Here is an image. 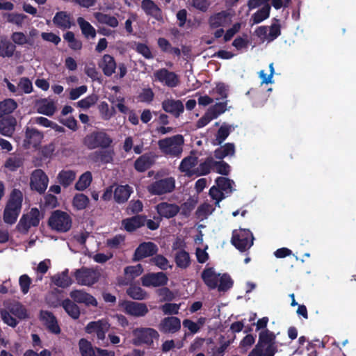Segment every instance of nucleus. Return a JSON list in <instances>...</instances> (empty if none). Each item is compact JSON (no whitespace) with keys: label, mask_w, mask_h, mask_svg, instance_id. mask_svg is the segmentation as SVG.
<instances>
[{"label":"nucleus","mask_w":356,"mask_h":356,"mask_svg":"<svg viewBox=\"0 0 356 356\" xmlns=\"http://www.w3.org/2000/svg\"><path fill=\"white\" fill-rule=\"evenodd\" d=\"M9 311L13 316L19 320H24L29 318L27 309L22 304L19 302L13 304L9 307Z\"/></svg>","instance_id":"49"},{"label":"nucleus","mask_w":356,"mask_h":356,"mask_svg":"<svg viewBox=\"0 0 356 356\" xmlns=\"http://www.w3.org/2000/svg\"><path fill=\"white\" fill-rule=\"evenodd\" d=\"M16 47L10 41L4 39L0 40V56L12 57L15 51Z\"/></svg>","instance_id":"47"},{"label":"nucleus","mask_w":356,"mask_h":356,"mask_svg":"<svg viewBox=\"0 0 356 356\" xmlns=\"http://www.w3.org/2000/svg\"><path fill=\"white\" fill-rule=\"evenodd\" d=\"M16 119L13 116H8L0 120V133L8 137H10L15 129Z\"/></svg>","instance_id":"30"},{"label":"nucleus","mask_w":356,"mask_h":356,"mask_svg":"<svg viewBox=\"0 0 356 356\" xmlns=\"http://www.w3.org/2000/svg\"><path fill=\"white\" fill-rule=\"evenodd\" d=\"M98 66L106 76H111L115 72L117 64L113 56L104 54L98 61Z\"/></svg>","instance_id":"21"},{"label":"nucleus","mask_w":356,"mask_h":356,"mask_svg":"<svg viewBox=\"0 0 356 356\" xmlns=\"http://www.w3.org/2000/svg\"><path fill=\"white\" fill-rule=\"evenodd\" d=\"M98 97L96 95H90L77 102V106L83 109H88L96 104Z\"/></svg>","instance_id":"56"},{"label":"nucleus","mask_w":356,"mask_h":356,"mask_svg":"<svg viewBox=\"0 0 356 356\" xmlns=\"http://www.w3.org/2000/svg\"><path fill=\"white\" fill-rule=\"evenodd\" d=\"M37 111L40 114L52 116L56 111V106L54 102L44 99L38 103Z\"/></svg>","instance_id":"41"},{"label":"nucleus","mask_w":356,"mask_h":356,"mask_svg":"<svg viewBox=\"0 0 356 356\" xmlns=\"http://www.w3.org/2000/svg\"><path fill=\"white\" fill-rule=\"evenodd\" d=\"M89 202V198L87 195L83 193H77L73 197L72 204L77 210H83L87 207Z\"/></svg>","instance_id":"52"},{"label":"nucleus","mask_w":356,"mask_h":356,"mask_svg":"<svg viewBox=\"0 0 356 356\" xmlns=\"http://www.w3.org/2000/svg\"><path fill=\"white\" fill-rule=\"evenodd\" d=\"M92 180V173L90 171H86L79 177L74 188L76 191H84L90 185Z\"/></svg>","instance_id":"48"},{"label":"nucleus","mask_w":356,"mask_h":356,"mask_svg":"<svg viewBox=\"0 0 356 356\" xmlns=\"http://www.w3.org/2000/svg\"><path fill=\"white\" fill-rule=\"evenodd\" d=\"M23 194L19 189L14 188L9 196L3 211V221L9 225L15 223L21 212Z\"/></svg>","instance_id":"1"},{"label":"nucleus","mask_w":356,"mask_h":356,"mask_svg":"<svg viewBox=\"0 0 356 356\" xmlns=\"http://www.w3.org/2000/svg\"><path fill=\"white\" fill-rule=\"evenodd\" d=\"M266 345L264 356H274L277 352V346H275V335L269 330L261 331L259 334V340L257 346L264 349Z\"/></svg>","instance_id":"9"},{"label":"nucleus","mask_w":356,"mask_h":356,"mask_svg":"<svg viewBox=\"0 0 356 356\" xmlns=\"http://www.w3.org/2000/svg\"><path fill=\"white\" fill-rule=\"evenodd\" d=\"M141 283L145 287L163 286L167 284L168 279L163 272L149 273L141 277Z\"/></svg>","instance_id":"15"},{"label":"nucleus","mask_w":356,"mask_h":356,"mask_svg":"<svg viewBox=\"0 0 356 356\" xmlns=\"http://www.w3.org/2000/svg\"><path fill=\"white\" fill-rule=\"evenodd\" d=\"M32 225H31L29 220V215L28 214H24L17 225V229L22 234H27L30 227H31Z\"/></svg>","instance_id":"58"},{"label":"nucleus","mask_w":356,"mask_h":356,"mask_svg":"<svg viewBox=\"0 0 356 356\" xmlns=\"http://www.w3.org/2000/svg\"><path fill=\"white\" fill-rule=\"evenodd\" d=\"M112 143L113 139L104 131H92L83 138V144L89 149H108Z\"/></svg>","instance_id":"4"},{"label":"nucleus","mask_w":356,"mask_h":356,"mask_svg":"<svg viewBox=\"0 0 356 356\" xmlns=\"http://www.w3.org/2000/svg\"><path fill=\"white\" fill-rule=\"evenodd\" d=\"M76 173L72 170H62L57 175V181L63 187L67 188L75 180Z\"/></svg>","instance_id":"33"},{"label":"nucleus","mask_w":356,"mask_h":356,"mask_svg":"<svg viewBox=\"0 0 356 356\" xmlns=\"http://www.w3.org/2000/svg\"><path fill=\"white\" fill-rule=\"evenodd\" d=\"M95 17L99 23L106 24L112 28H115L118 26V20L114 16H111L108 14L102 13H95Z\"/></svg>","instance_id":"46"},{"label":"nucleus","mask_w":356,"mask_h":356,"mask_svg":"<svg viewBox=\"0 0 356 356\" xmlns=\"http://www.w3.org/2000/svg\"><path fill=\"white\" fill-rule=\"evenodd\" d=\"M40 318L49 332L54 334L60 333L61 330L58 323L57 318L52 312L41 310L40 312Z\"/></svg>","instance_id":"19"},{"label":"nucleus","mask_w":356,"mask_h":356,"mask_svg":"<svg viewBox=\"0 0 356 356\" xmlns=\"http://www.w3.org/2000/svg\"><path fill=\"white\" fill-rule=\"evenodd\" d=\"M158 246L153 242H143L135 250L133 260L139 261L145 258L156 254Z\"/></svg>","instance_id":"14"},{"label":"nucleus","mask_w":356,"mask_h":356,"mask_svg":"<svg viewBox=\"0 0 356 356\" xmlns=\"http://www.w3.org/2000/svg\"><path fill=\"white\" fill-rule=\"evenodd\" d=\"M214 159L211 156L206 158L204 162L199 164L195 169V172L197 176H204L210 173L211 170L213 169Z\"/></svg>","instance_id":"43"},{"label":"nucleus","mask_w":356,"mask_h":356,"mask_svg":"<svg viewBox=\"0 0 356 356\" xmlns=\"http://www.w3.org/2000/svg\"><path fill=\"white\" fill-rule=\"evenodd\" d=\"M60 306L72 318L76 320L79 318L80 309L74 300L66 298L62 301Z\"/></svg>","instance_id":"35"},{"label":"nucleus","mask_w":356,"mask_h":356,"mask_svg":"<svg viewBox=\"0 0 356 356\" xmlns=\"http://www.w3.org/2000/svg\"><path fill=\"white\" fill-rule=\"evenodd\" d=\"M181 320L176 316L163 318L158 325L159 331L163 334H175L181 330Z\"/></svg>","instance_id":"16"},{"label":"nucleus","mask_w":356,"mask_h":356,"mask_svg":"<svg viewBox=\"0 0 356 356\" xmlns=\"http://www.w3.org/2000/svg\"><path fill=\"white\" fill-rule=\"evenodd\" d=\"M191 5L196 10L205 13L211 6V2L209 0H192Z\"/></svg>","instance_id":"63"},{"label":"nucleus","mask_w":356,"mask_h":356,"mask_svg":"<svg viewBox=\"0 0 356 356\" xmlns=\"http://www.w3.org/2000/svg\"><path fill=\"white\" fill-rule=\"evenodd\" d=\"M146 216L135 215L131 218L124 219L122 224L128 232H133L145 225Z\"/></svg>","instance_id":"23"},{"label":"nucleus","mask_w":356,"mask_h":356,"mask_svg":"<svg viewBox=\"0 0 356 356\" xmlns=\"http://www.w3.org/2000/svg\"><path fill=\"white\" fill-rule=\"evenodd\" d=\"M277 23H273L269 28V33L268 34L267 40L268 42H272L278 38L281 35V26L280 24H278L279 20L277 19H274Z\"/></svg>","instance_id":"57"},{"label":"nucleus","mask_w":356,"mask_h":356,"mask_svg":"<svg viewBox=\"0 0 356 356\" xmlns=\"http://www.w3.org/2000/svg\"><path fill=\"white\" fill-rule=\"evenodd\" d=\"M161 218L170 219L175 217L180 211V207L175 203L161 202L155 207Z\"/></svg>","instance_id":"17"},{"label":"nucleus","mask_w":356,"mask_h":356,"mask_svg":"<svg viewBox=\"0 0 356 356\" xmlns=\"http://www.w3.org/2000/svg\"><path fill=\"white\" fill-rule=\"evenodd\" d=\"M227 102L216 103L211 106L207 111L214 118H217L220 115L224 113L227 110Z\"/></svg>","instance_id":"54"},{"label":"nucleus","mask_w":356,"mask_h":356,"mask_svg":"<svg viewBox=\"0 0 356 356\" xmlns=\"http://www.w3.org/2000/svg\"><path fill=\"white\" fill-rule=\"evenodd\" d=\"M184 143V136L181 134H177L159 140L158 145L159 149L165 155L179 158L183 152Z\"/></svg>","instance_id":"2"},{"label":"nucleus","mask_w":356,"mask_h":356,"mask_svg":"<svg viewBox=\"0 0 356 356\" xmlns=\"http://www.w3.org/2000/svg\"><path fill=\"white\" fill-rule=\"evenodd\" d=\"M18 88L26 94H29L33 91L32 82L27 77H22L19 79Z\"/></svg>","instance_id":"64"},{"label":"nucleus","mask_w":356,"mask_h":356,"mask_svg":"<svg viewBox=\"0 0 356 356\" xmlns=\"http://www.w3.org/2000/svg\"><path fill=\"white\" fill-rule=\"evenodd\" d=\"M230 131V126L225 123L222 124L218 129L216 134V138L213 140L212 144L213 145H220L229 136Z\"/></svg>","instance_id":"44"},{"label":"nucleus","mask_w":356,"mask_h":356,"mask_svg":"<svg viewBox=\"0 0 356 356\" xmlns=\"http://www.w3.org/2000/svg\"><path fill=\"white\" fill-rule=\"evenodd\" d=\"M70 296L76 303L83 304L86 306H97L96 298L83 290H73L70 293Z\"/></svg>","instance_id":"20"},{"label":"nucleus","mask_w":356,"mask_h":356,"mask_svg":"<svg viewBox=\"0 0 356 356\" xmlns=\"http://www.w3.org/2000/svg\"><path fill=\"white\" fill-rule=\"evenodd\" d=\"M198 163V158L197 156H188L182 159L179 165V169L182 172L191 174V169L195 167Z\"/></svg>","instance_id":"42"},{"label":"nucleus","mask_w":356,"mask_h":356,"mask_svg":"<svg viewBox=\"0 0 356 356\" xmlns=\"http://www.w3.org/2000/svg\"><path fill=\"white\" fill-rule=\"evenodd\" d=\"M218 289L219 291H227L230 289L234 284V282L231 277L227 274H222L218 280Z\"/></svg>","instance_id":"53"},{"label":"nucleus","mask_w":356,"mask_h":356,"mask_svg":"<svg viewBox=\"0 0 356 356\" xmlns=\"http://www.w3.org/2000/svg\"><path fill=\"white\" fill-rule=\"evenodd\" d=\"M52 282L60 288H67L72 284V280L69 276V270L65 268L61 273H58L51 277Z\"/></svg>","instance_id":"34"},{"label":"nucleus","mask_w":356,"mask_h":356,"mask_svg":"<svg viewBox=\"0 0 356 356\" xmlns=\"http://www.w3.org/2000/svg\"><path fill=\"white\" fill-rule=\"evenodd\" d=\"M31 283L32 280L28 275L24 274L19 277V284L23 294L29 292Z\"/></svg>","instance_id":"62"},{"label":"nucleus","mask_w":356,"mask_h":356,"mask_svg":"<svg viewBox=\"0 0 356 356\" xmlns=\"http://www.w3.org/2000/svg\"><path fill=\"white\" fill-rule=\"evenodd\" d=\"M1 318L3 321L7 324L8 325L15 327L18 324V321L15 318H14L12 315V314L10 312V311H6L5 309H3L0 312Z\"/></svg>","instance_id":"61"},{"label":"nucleus","mask_w":356,"mask_h":356,"mask_svg":"<svg viewBox=\"0 0 356 356\" xmlns=\"http://www.w3.org/2000/svg\"><path fill=\"white\" fill-rule=\"evenodd\" d=\"M175 262L178 268L186 269L191 263L189 253L183 249L178 250L175 255Z\"/></svg>","instance_id":"38"},{"label":"nucleus","mask_w":356,"mask_h":356,"mask_svg":"<svg viewBox=\"0 0 356 356\" xmlns=\"http://www.w3.org/2000/svg\"><path fill=\"white\" fill-rule=\"evenodd\" d=\"M253 234L248 229H240L232 232L231 243L241 252L249 250L253 245Z\"/></svg>","instance_id":"5"},{"label":"nucleus","mask_w":356,"mask_h":356,"mask_svg":"<svg viewBox=\"0 0 356 356\" xmlns=\"http://www.w3.org/2000/svg\"><path fill=\"white\" fill-rule=\"evenodd\" d=\"M213 170L218 174L227 176L229 174L231 167L224 161L220 160L218 161H214Z\"/></svg>","instance_id":"55"},{"label":"nucleus","mask_w":356,"mask_h":356,"mask_svg":"<svg viewBox=\"0 0 356 356\" xmlns=\"http://www.w3.org/2000/svg\"><path fill=\"white\" fill-rule=\"evenodd\" d=\"M74 276L79 284L84 286H92L99 280L98 273L95 270L86 267L76 270Z\"/></svg>","instance_id":"11"},{"label":"nucleus","mask_w":356,"mask_h":356,"mask_svg":"<svg viewBox=\"0 0 356 356\" xmlns=\"http://www.w3.org/2000/svg\"><path fill=\"white\" fill-rule=\"evenodd\" d=\"M134 193L133 188L128 184L118 185L114 190L113 198L118 204L127 202Z\"/></svg>","instance_id":"25"},{"label":"nucleus","mask_w":356,"mask_h":356,"mask_svg":"<svg viewBox=\"0 0 356 356\" xmlns=\"http://www.w3.org/2000/svg\"><path fill=\"white\" fill-rule=\"evenodd\" d=\"M127 294L133 300H143L147 298V293L140 286L134 284H131L129 287L126 290Z\"/></svg>","instance_id":"40"},{"label":"nucleus","mask_w":356,"mask_h":356,"mask_svg":"<svg viewBox=\"0 0 356 356\" xmlns=\"http://www.w3.org/2000/svg\"><path fill=\"white\" fill-rule=\"evenodd\" d=\"M114 155L113 149H102L92 152L90 155V158L94 163L108 164L113 161Z\"/></svg>","instance_id":"22"},{"label":"nucleus","mask_w":356,"mask_h":356,"mask_svg":"<svg viewBox=\"0 0 356 356\" xmlns=\"http://www.w3.org/2000/svg\"><path fill=\"white\" fill-rule=\"evenodd\" d=\"M143 272V266L140 264L136 266H128L124 269V280L123 284H129Z\"/></svg>","instance_id":"31"},{"label":"nucleus","mask_w":356,"mask_h":356,"mask_svg":"<svg viewBox=\"0 0 356 356\" xmlns=\"http://www.w3.org/2000/svg\"><path fill=\"white\" fill-rule=\"evenodd\" d=\"M77 23L81 30L82 34L86 38H95L96 37L95 29L83 17H79Z\"/></svg>","instance_id":"39"},{"label":"nucleus","mask_w":356,"mask_h":356,"mask_svg":"<svg viewBox=\"0 0 356 356\" xmlns=\"http://www.w3.org/2000/svg\"><path fill=\"white\" fill-rule=\"evenodd\" d=\"M156 81L162 83L169 88H175L178 86L179 79L178 75L174 72H170L166 68H161L154 73Z\"/></svg>","instance_id":"13"},{"label":"nucleus","mask_w":356,"mask_h":356,"mask_svg":"<svg viewBox=\"0 0 356 356\" xmlns=\"http://www.w3.org/2000/svg\"><path fill=\"white\" fill-rule=\"evenodd\" d=\"M180 309V304L165 303L161 306V309L165 315L177 314Z\"/></svg>","instance_id":"59"},{"label":"nucleus","mask_w":356,"mask_h":356,"mask_svg":"<svg viewBox=\"0 0 356 356\" xmlns=\"http://www.w3.org/2000/svg\"><path fill=\"white\" fill-rule=\"evenodd\" d=\"M17 107V102L13 99H6L0 102V118L4 115L13 113Z\"/></svg>","instance_id":"50"},{"label":"nucleus","mask_w":356,"mask_h":356,"mask_svg":"<svg viewBox=\"0 0 356 356\" xmlns=\"http://www.w3.org/2000/svg\"><path fill=\"white\" fill-rule=\"evenodd\" d=\"M161 106L165 112L175 118H179L184 111V104L179 99H166L162 102Z\"/></svg>","instance_id":"18"},{"label":"nucleus","mask_w":356,"mask_h":356,"mask_svg":"<svg viewBox=\"0 0 356 356\" xmlns=\"http://www.w3.org/2000/svg\"><path fill=\"white\" fill-rule=\"evenodd\" d=\"M270 6L269 4L264 5L261 9L258 10L251 17L253 24H259L264 20L268 19L270 15Z\"/></svg>","instance_id":"45"},{"label":"nucleus","mask_w":356,"mask_h":356,"mask_svg":"<svg viewBox=\"0 0 356 356\" xmlns=\"http://www.w3.org/2000/svg\"><path fill=\"white\" fill-rule=\"evenodd\" d=\"M220 275L213 268H206L202 272L201 277L208 288L212 290L217 288Z\"/></svg>","instance_id":"27"},{"label":"nucleus","mask_w":356,"mask_h":356,"mask_svg":"<svg viewBox=\"0 0 356 356\" xmlns=\"http://www.w3.org/2000/svg\"><path fill=\"white\" fill-rule=\"evenodd\" d=\"M229 13L227 11H220L211 15L208 23L211 29H215L225 26L227 24Z\"/></svg>","instance_id":"29"},{"label":"nucleus","mask_w":356,"mask_h":356,"mask_svg":"<svg viewBox=\"0 0 356 356\" xmlns=\"http://www.w3.org/2000/svg\"><path fill=\"white\" fill-rule=\"evenodd\" d=\"M154 157L151 154L145 153L140 156L134 162V168L139 172L149 169L154 163Z\"/></svg>","instance_id":"28"},{"label":"nucleus","mask_w":356,"mask_h":356,"mask_svg":"<svg viewBox=\"0 0 356 356\" xmlns=\"http://www.w3.org/2000/svg\"><path fill=\"white\" fill-rule=\"evenodd\" d=\"M141 8L147 15L152 16L156 19L161 17V10L153 0H143Z\"/></svg>","instance_id":"32"},{"label":"nucleus","mask_w":356,"mask_h":356,"mask_svg":"<svg viewBox=\"0 0 356 356\" xmlns=\"http://www.w3.org/2000/svg\"><path fill=\"white\" fill-rule=\"evenodd\" d=\"M134 344L140 346L146 344L149 346L153 345L154 339L159 338V332L154 328L151 327H140L134 330Z\"/></svg>","instance_id":"7"},{"label":"nucleus","mask_w":356,"mask_h":356,"mask_svg":"<svg viewBox=\"0 0 356 356\" xmlns=\"http://www.w3.org/2000/svg\"><path fill=\"white\" fill-rule=\"evenodd\" d=\"M25 135L24 142L33 147H36L39 145L43 138V134L38 130L33 128L27 127Z\"/></svg>","instance_id":"36"},{"label":"nucleus","mask_w":356,"mask_h":356,"mask_svg":"<svg viewBox=\"0 0 356 356\" xmlns=\"http://www.w3.org/2000/svg\"><path fill=\"white\" fill-rule=\"evenodd\" d=\"M216 159L222 160L228 156H234L235 154V145L234 143H227L224 145H220L218 148L216 149L214 152Z\"/></svg>","instance_id":"37"},{"label":"nucleus","mask_w":356,"mask_h":356,"mask_svg":"<svg viewBox=\"0 0 356 356\" xmlns=\"http://www.w3.org/2000/svg\"><path fill=\"white\" fill-rule=\"evenodd\" d=\"M119 307L122 308L125 314L134 317H143L149 312L147 305L143 302L122 300L119 302Z\"/></svg>","instance_id":"8"},{"label":"nucleus","mask_w":356,"mask_h":356,"mask_svg":"<svg viewBox=\"0 0 356 356\" xmlns=\"http://www.w3.org/2000/svg\"><path fill=\"white\" fill-rule=\"evenodd\" d=\"M49 178L42 170L36 169L33 171L30 181V186L32 190L40 194H43L47 188Z\"/></svg>","instance_id":"12"},{"label":"nucleus","mask_w":356,"mask_h":356,"mask_svg":"<svg viewBox=\"0 0 356 356\" xmlns=\"http://www.w3.org/2000/svg\"><path fill=\"white\" fill-rule=\"evenodd\" d=\"M81 356H115L114 351L93 347L91 342L82 338L79 341Z\"/></svg>","instance_id":"10"},{"label":"nucleus","mask_w":356,"mask_h":356,"mask_svg":"<svg viewBox=\"0 0 356 356\" xmlns=\"http://www.w3.org/2000/svg\"><path fill=\"white\" fill-rule=\"evenodd\" d=\"M175 188V179L168 177L156 179L147 186L148 192L152 195H162L172 193Z\"/></svg>","instance_id":"6"},{"label":"nucleus","mask_w":356,"mask_h":356,"mask_svg":"<svg viewBox=\"0 0 356 356\" xmlns=\"http://www.w3.org/2000/svg\"><path fill=\"white\" fill-rule=\"evenodd\" d=\"M72 220L70 216L61 210H55L48 220V226L51 229L60 233H65L72 227Z\"/></svg>","instance_id":"3"},{"label":"nucleus","mask_w":356,"mask_h":356,"mask_svg":"<svg viewBox=\"0 0 356 356\" xmlns=\"http://www.w3.org/2000/svg\"><path fill=\"white\" fill-rule=\"evenodd\" d=\"M152 261L161 270H167L172 266L169 265L168 260L162 254H156Z\"/></svg>","instance_id":"60"},{"label":"nucleus","mask_w":356,"mask_h":356,"mask_svg":"<svg viewBox=\"0 0 356 356\" xmlns=\"http://www.w3.org/2000/svg\"><path fill=\"white\" fill-rule=\"evenodd\" d=\"M85 330L88 334L95 333L99 340H104L108 327L102 321H91L86 326Z\"/></svg>","instance_id":"26"},{"label":"nucleus","mask_w":356,"mask_h":356,"mask_svg":"<svg viewBox=\"0 0 356 356\" xmlns=\"http://www.w3.org/2000/svg\"><path fill=\"white\" fill-rule=\"evenodd\" d=\"M52 21L56 27L62 30L69 29L74 25L71 15L66 11L57 12Z\"/></svg>","instance_id":"24"},{"label":"nucleus","mask_w":356,"mask_h":356,"mask_svg":"<svg viewBox=\"0 0 356 356\" xmlns=\"http://www.w3.org/2000/svg\"><path fill=\"white\" fill-rule=\"evenodd\" d=\"M217 186L222 191L227 194L233 192V180L224 177H218L216 179Z\"/></svg>","instance_id":"51"}]
</instances>
